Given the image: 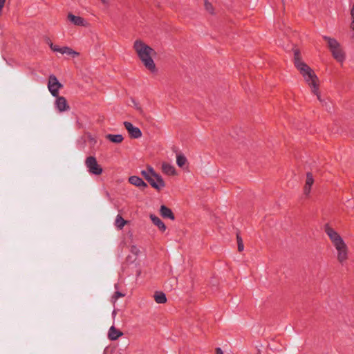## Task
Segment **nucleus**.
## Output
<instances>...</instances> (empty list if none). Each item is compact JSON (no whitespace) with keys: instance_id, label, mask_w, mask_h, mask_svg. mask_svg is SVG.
Returning a JSON list of instances; mask_svg holds the SVG:
<instances>
[{"instance_id":"1","label":"nucleus","mask_w":354,"mask_h":354,"mask_svg":"<svg viewBox=\"0 0 354 354\" xmlns=\"http://www.w3.org/2000/svg\"><path fill=\"white\" fill-rule=\"evenodd\" d=\"M137 56L145 67L151 73H156L157 68L153 59L156 55V52L141 39H136L133 46Z\"/></svg>"},{"instance_id":"2","label":"nucleus","mask_w":354,"mask_h":354,"mask_svg":"<svg viewBox=\"0 0 354 354\" xmlns=\"http://www.w3.org/2000/svg\"><path fill=\"white\" fill-rule=\"evenodd\" d=\"M324 232L329 237L332 244L337 250V259L339 263L343 264L348 259V248L339 234L329 224L324 225Z\"/></svg>"},{"instance_id":"3","label":"nucleus","mask_w":354,"mask_h":354,"mask_svg":"<svg viewBox=\"0 0 354 354\" xmlns=\"http://www.w3.org/2000/svg\"><path fill=\"white\" fill-rule=\"evenodd\" d=\"M323 39L327 42L333 58L338 62H344L346 59V54L339 42L335 38L327 36H324Z\"/></svg>"},{"instance_id":"4","label":"nucleus","mask_w":354,"mask_h":354,"mask_svg":"<svg viewBox=\"0 0 354 354\" xmlns=\"http://www.w3.org/2000/svg\"><path fill=\"white\" fill-rule=\"evenodd\" d=\"M305 82L308 85V86L311 88V92L315 94L317 100L322 102L323 100L320 95L319 92V80L314 71L310 73L308 75L304 77Z\"/></svg>"},{"instance_id":"5","label":"nucleus","mask_w":354,"mask_h":354,"mask_svg":"<svg viewBox=\"0 0 354 354\" xmlns=\"http://www.w3.org/2000/svg\"><path fill=\"white\" fill-rule=\"evenodd\" d=\"M294 65L299 71L303 78L313 71V70L302 60L299 50H295L294 51Z\"/></svg>"},{"instance_id":"6","label":"nucleus","mask_w":354,"mask_h":354,"mask_svg":"<svg viewBox=\"0 0 354 354\" xmlns=\"http://www.w3.org/2000/svg\"><path fill=\"white\" fill-rule=\"evenodd\" d=\"M85 165L88 169L89 173L94 175H100L103 169L102 167L97 163V161L94 156H88L85 160Z\"/></svg>"},{"instance_id":"7","label":"nucleus","mask_w":354,"mask_h":354,"mask_svg":"<svg viewBox=\"0 0 354 354\" xmlns=\"http://www.w3.org/2000/svg\"><path fill=\"white\" fill-rule=\"evenodd\" d=\"M62 87V84L59 82L57 77L51 75L49 77L48 88L50 93L54 97H57L59 95V89Z\"/></svg>"},{"instance_id":"8","label":"nucleus","mask_w":354,"mask_h":354,"mask_svg":"<svg viewBox=\"0 0 354 354\" xmlns=\"http://www.w3.org/2000/svg\"><path fill=\"white\" fill-rule=\"evenodd\" d=\"M124 126L127 130L131 138H139L142 136V132L140 129L134 127L131 122H124Z\"/></svg>"},{"instance_id":"9","label":"nucleus","mask_w":354,"mask_h":354,"mask_svg":"<svg viewBox=\"0 0 354 354\" xmlns=\"http://www.w3.org/2000/svg\"><path fill=\"white\" fill-rule=\"evenodd\" d=\"M147 181L152 187L158 191L165 187V183L160 175H158V177L150 178Z\"/></svg>"},{"instance_id":"10","label":"nucleus","mask_w":354,"mask_h":354,"mask_svg":"<svg viewBox=\"0 0 354 354\" xmlns=\"http://www.w3.org/2000/svg\"><path fill=\"white\" fill-rule=\"evenodd\" d=\"M68 20L72 23L73 24L78 26H86L88 25V23L86 21L80 17V16H75L73 15L72 13H68L67 15Z\"/></svg>"},{"instance_id":"11","label":"nucleus","mask_w":354,"mask_h":354,"mask_svg":"<svg viewBox=\"0 0 354 354\" xmlns=\"http://www.w3.org/2000/svg\"><path fill=\"white\" fill-rule=\"evenodd\" d=\"M55 106L59 111L62 112L69 109V105L67 103L66 99L62 96L56 97Z\"/></svg>"},{"instance_id":"12","label":"nucleus","mask_w":354,"mask_h":354,"mask_svg":"<svg viewBox=\"0 0 354 354\" xmlns=\"http://www.w3.org/2000/svg\"><path fill=\"white\" fill-rule=\"evenodd\" d=\"M313 183H314V178H313V174L310 172H308L306 174V179L305 185L304 187V194L306 196H309V194L310 193V190H311V187L313 185Z\"/></svg>"},{"instance_id":"13","label":"nucleus","mask_w":354,"mask_h":354,"mask_svg":"<svg viewBox=\"0 0 354 354\" xmlns=\"http://www.w3.org/2000/svg\"><path fill=\"white\" fill-rule=\"evenodd\" d=\"M162 171L168 176H176L177 175L175 167L169 163L162 162L161 166Z\"/></svg>"},{"instance_id":"14","label":"nucleus","mask_w":354,"mask_h":354,"mask_svg":"<svg viewBox=\"0 0 354 354\" xmlns=\"http://www.w3.org/2000/svg\"><path fill=\"white\" fill-rule=\"evenodd\" d=\"M160 214L165 218H169L172 221L175 219V216L171 209L165 205H161L160 208Z\"/></svg>"},{"instance_id":"15","label":"nucleus","mask_w":354,"mask_h":354,"mask_svg":"<svg viewBox=\"0 0 354 354\" xmlns=\"http://www.w3.org/2000/svg\"><path fill=\"white\" fill-rule=\"evenodd\" d=\"M56 52H58L61 54L68 55L69 56H71L72 57H75L79 55V53L73 50L72 48L68 46H59Z\"/></svg>"},{"instance_id":"16","label":"nucleus","mask_w":354,"mask_h":354,"mask_svg":"<svg viewBox=\"0 0 354 354\" xmlns=\"http://www.w3.org/2000/svg\"><path fill=\"white\" fill-rule=\"evenodd\" d=\"M123 333L118 330L115 326H112L109 330L108 337L111 340H116L120 337L122 336Z\"/></svg>"},{"instance_id":"17","label":"nucleus","mask_w":354,"mask_h":354,"mask_svg":"<svg viewBox=\"0 0 354 354\" xmlns=\"http://www.w3.org/2000/svg\"><path fill=\"white\" fill-rule=\"evenodd\" d=\"M129 182L136 187L144 188L147 187V183H145L143 180L138 176H133L129 177Z\"/></svg>"},{"instance_id":"18","label":"nucleus","mask_w":354,"mask_h":354,"mask_svg":"<svg viewBox=\"0 0 354 354\" xmlns=\"http://www.w3.org/2000/svg\"><path fill=\"white\" fill-rule=\"evenodd\" d=\"M151 221L153 222V223L156 225L159 230L162 232H165L166 230V226L165 225V223L160 220V218L159 217H158L157 216L154 215V214H151L149 216Z\"/></svg>"},{"instance_id":"19","label":"nucleus","mask_w":354,"mask_h":354,"mask_svg":"<svg viewBox=\"0 0 354 354\" xmlns=\"http://www.w3.org/2000/svg\"><path fill=\"white\" fill-rule=\"evenodd\" d=\"M106 138L113 143H121L124 138L120 134H107Z\"/></svg>"},{"instance_id":"20","label":"nucleus","mask_w":354,"mask_h":354,"mask_svg":"<svg viewBox=\"0 0 354 354\" xmlns=\"http://www.w3.org/2000/svg\"><path fill=\"white\" fill-rule=\"evenodd\" d=\"M154 300L158 304H165L167 302V297L162 292H156L153 295Z\"/></svg>"},{"instance_id":"21","label":"nucleus","mask_w":354,"mask_h":354,"mask_svg":"<svg viewBox=\"0 0 354 354\" xmlns=\"http://www.w3.org/2000/svg\"><path fill=\"white\" fill-rule=\"evenodd\" d=\"M187 163V160L183 154L178 153L176 155V164L179 167L183 168Z\"/></svg>"},{"instance_id":"22","label":"nucleus","mask_w":354,"mask_h":354,"mask_svg":"<svg viewBox=\"0 0 354 354\" xmlns=\"http://www.w3.org/2000/svg\"><path fill=\"white\" fill-rule=\"evenodd\" d=\"M126 223H127V221H125L122 217L121 215H120V214L117 215L115 221V225L118 229L122 230Z\"/></svg>"},{"instance_id":"23","label":"nucleus","mask_w":354,"mask_h":354,"mask_svg":"<svg viewBox=\"0 0 354 354\" xmlns=\"http://www.w3.org/2000/svg\"><path fill=\"white\" fill-rule=\"evenodd\" d=\"M45 41L49 46V47L50 48V49L53 51L56 52L59 46L53 44V43L51 41V40L48 37H46L45 39Z\"/></svg>"},{"instance_id":"24","label":"nucleus","mask_w":354,"mask_h":354,"mask_svg":"<svg viewBox=\"0 0 354 354\" xmlns=\"http://www.w3.org/2000/svg\"><path fill=\"white\" fill-rule=\"evenodd\" d=\"M236 240H237V245H238V250H239V252H242L244 249V245H243V240L239 234L236 235Z\"/></svg>"},{"instance_id":"25","label":"nucleus","mask_w":354,"mask_h":354,"mask_svg":"<svg viewBox=\"0 0 354 354\" xmlns=\"http://www.w3.org/2000/svg\"><path fill=\"white\" fill-rule=\"evenodd\" d=\"M147 171L152 177H158V175H159L155 171L151 166L148 165L147 167Z\"/></svg>"},{"instance_id":"26","label":"nucleus","mask_w":354,"mask_h":354,"mask_svg":"<svg viewBox=\"0 0 354 354\" xmlns=\"http://www.w3.org/2000/svg\"><path fill=\"white\" fill-rule=\"evenodd\" d=\"M205 9L209 13H213V11H214L213 6H212V4L210 3L207 2V0H205Z\"/></svg>"},{"instance_id":"27","label":"nucleus","mask_w":354,"mask_h":354,"mask_svg":"<svg viewBox=\"0 0 354 354\" xmlns=\"http://www.w3.org/2000/svg\"><path fill=\"white\" fill-rule=\"evenodd\" d=\"M351 22L350 24V27H353L354 29V3L353 4L351 8Z\"/></svg>"},{"instance_id":"28","label":"nucleus","mask_w":354,"mask_h":354,"mask_svg":"<svg viewBox=\"0 0 354 354\" xmlns=\"http://www.w3.org/2000/svg\"><path fill=\"white\" fill-rule=\"evenodd\" d=\"M130 251L131 253H133L136 255H138L140 252V250L136 245H132L131 247Z\"/></svg>"},{"instance_id":"29","label":"nucleus","mask_w":354,"mask_h":354,"mask_svg":"<svg viewBox=\"0 0 354 354\" xmlns=\"http://www.w3.org/2000/svg\"><path fill=\"white\" fill-rule=\"evenodd\" d=\"M141 174L147 180H148L150 178H152V176L147 172V170H142L141 171Z\"/></svg>"},{"instance_id":"30","label":"nucleus","mask_w":354,"mask_h":354,"mask_svg":"<svg viewBox=\"0 0 354 354\" xmlns=\"http://www.w3.org/2000/svg\"><path fill=\"white\" fill-rule=\"evenodd\" d=\"M124 295L123 294H122L121 292H115V294H114V299H118L119 297H124Z\"/></svg>"},{"instance_id":"31","label":"nucleus","mask_w":354,"mask_h":354,"mask_svg":"<svg viewBox=\"0 0 354 354\" xmlns=\"http://www.w3.org/2000/svg\"><path fill=\"white\" fill-rule=\"evenodd\" d=\"M350 28L352 30V35L351 36V41L353 44H354V29L353 27H350Z\"/></svg>"},{"instance_id":"32","label":"nucleus","mask_w":354,"mask_h":354,"mask_svg":"<svg viewBox=\"0 0 354 354\" xmlns=\"http://www.w3.org/2000/svg\"><path fill=\"white\" fill-rule=\"evenodd\" d=\"M215 354H224L222 349L219 347L216 348L215 349Z\"/></svg>"},{"instance_id":"33","label":"nucleus","mask_w":354,"mask_h":354,"mask_svg":"<svg viewBox=\"0 0 354 354\" xmlns=\"http://www.w3.org/2000/svg\"><path fill=\"white\" fill-rule=\"evenodd\" d=\"M6 3V0H0V10L3 9Z\"/></svg>"},{"instance_id":"34","label":"nucleus","mask_w":354,"mask_h":354,"mask_svg":"<svg viewBox=\"0 0 354 354\" xmlns=\"http://www.w3.org/2000/svg\"><path fill=\"white\" fill-rule=\"evenodd\" d=\"M103 4L108 5L109 4V0H101Z\"/></svg>"},{"instance_id":"35","label":"nucleus","mask_w":354,"mask_h":354,"mask_svg":"<svg viewBox=\"0 0 354 354\" xmlns=\"http://www.w3.org/2000/svg\"><path fill=\"white\" fill-rule=\"evenodd\" d=\"M257 354H261L260 350H258Z\"/></svg>"}]
</instances>
